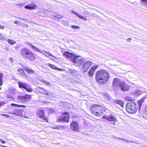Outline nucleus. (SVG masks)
Instances as JSON below:
<instances>
[{
  "label": "nucleus",
  "mask_w": 147,
  "mask_h": 147,
  "mask_svg": "<svg viewBox=\"0 0 147 147\" xmlns=\"http://www.w3.org/2000/svg\"><path fill=\"white\" fill-rule=\"evenodd\" d=\"M109 77V74L107 71L101 69L97 71L96 75V80L100 84H105Z\"/></svg>",
  "instance_id": "obj_1"
},
{
  "label": "nucleus",
  "mask_w": 147,
  "mask_h": 147,
  "mask_svg": "<svg viewBox=\"0 0 147 147\" xmlns=\"http://www.w3.org/2000/svg\"><path fill=\"white\" fill-rule=\"evenodd\" d=\"M127 112L130 113H134L137 110V105L135 101L132 99H129L126 106Z\"/></svg>",
  "instance_id": "obj_2"
},
{
  "label": "nucleus",
  "mask_w": 147,
  "mask_h": 147,
  "mask_svg": "<svg viewBox=\"0 0 147 147\" xmlns=\"http://www.w3.org/2000/svg\"><path fill=\"white\" fill-rule=\"evenodd\" d=\"M90 110L92 113L98 115V114H100L103 113L104 109L101 106L94 104L92 106Z\"/></svg>",
  "instance_id": "obj_3"
},
{
  "label": "nucleus",
  "mask_w": 147,
  "mask_h": 147,
  "mask_svg": "<svg viewBox=\"0 0 147 147\" xmlns=\"http://www.w3.org/2000/svg\"><path fill=\"white\" fill-rule=\"evenodd\" d=\"M122 83L123 82L120 79L117 78H115L113 81L112 88L115 90H117L119 88L120 86Z\"/></svg>",
  "instance_id": "obj_4"
},
{
  "label": "nucleus",
  "mask_w": 147,
  "mask_h": 147,
  "mask_svg": "<svg viewBox=\"0 0 147 147\" xmlns=\"http://www.w3.org/2000/svg\"><path fill=\"white\" fill-rule=\"evenodd\" d=\"M31 96L29 95H26L24 96H18L16 99L19 102H26L30 99Z\"/></svg>",
  "instance_id": "obj_5"
},
{
  "label": "nucleus",
  "mask_w": 147,
  "mask_h": 147,
  "mask_svg": "<svg viewBox=\"0 0 147 147\" xmlns=\"http://www.w3.org/2000/svg\"><path fill=\"white\" fill-rule=\"evenodd\" d=\"M19 86L20 88H24L28 92L32 91L31 86L28 84L24 82H18Z\"/></svg>",
  "instance_id": "obj_6"
},
{
  "label": "nucleus",
  "mask_w": 147,
  "mask_h": 147,
  "mask_svg": "<svg viewBox=\"0 0 147 147\" xmlns=\"http://www.w3.org/2000/svg\"><path fill=\"white\" fill-rule=\"evenodd\" d=\"M69 119V113L64 112L63 113V115L58 118V121H63L68 122Z\"/></svg>",
  "instance_id": "obj_7"
},
{
  "label": "nucleus",
  "mask_w": 147,
  "mask_h": 147,
  "mask_svg": "<svg viewBox=\"0 0 147 147\" xmlns=\"http://www.w3.org/2000/svg\"><path fill=\"white\" fill-rule=\"evenodd\" d=\"M74 58L71 61L73 63H76L78 66H80L83 63L84 61V59L80 57L75 56Z\"/></svg>",
  "instance_id": "obj_8"
},
{
  "label": "nucleus",
  "mask_w": 147,
  "mask_h": 147,
  "mask_svg": "<svg viewBox=\"0 0 147 147\" xmlns=\"http://www.w3.org/2000/svg\"><path fill=\"white\" fill-rule=\"evenodd\" d=\"M70 129L72 130L78 131L79 128L78 123L74 121H72L70 124Z\"/></svg>",
  "instance_id": "obj_9"
},
{
  "label": "nucleus",
  "mask_w": 147,
  "mask_h": 147,
  "mask_svg": "<svg viewBox=\"0 0 147 147\" xmlns=\"http://www.w3.org/2000/svg\"><path fill=\"white\" fill-rule=\"evenodd\" d=\"M35 90L38 92L42 94L48 96H50L51 95V94L49 92V90H45L42 88L38 87L36 88Z\"/></svg>",
  "instance_id": "obj_10"
},
{
  "label": "nucleus",
  "mask_w": 147,
  "mask_h": 147,
  "mask_svg": "<svg viewBox=\"0 0 147 147\" xmlns=\"http://www.w3.org/2000/svg\"><path fill=\"white\" fill-rule=\"evenodd\" d=\"M92 62L90 61H88L83 64V67L84 72L88 70V69L91 66Z\"/></svg>",
  "instance_id": "obj_11"
},
{
  "label": "nucleus",
  "mask_w": 147,
  "mask_h": 147,
  "mask_svg": "<svg viewBox=\"0 0 147 147\" xmlns=\"http://www.w3.org/2000/svg\"><path fill=\"white\" fill-rule=\"evenodd\" d=\"M30 52V50L27 48H24L22 49L21 52V55L24 57H26L28 55L29 53Z\"/></svg>",
  "instance_id": "obj_12"
},
{
  "label": "nucleus",
  "mask_w": 147,
  "mask_h": 147,
  "mask_svg": "<svg viewBox=\"0 0 147 147\" xmlns=\"http://www.w3.org/2000/svg\"><path fill=\"white\" fill-rule=\"evenodd\" d=\"M37 114L38 116L44 121H47L46 118L44 117V112L43 110H39L38 111Z\"/></svg>",
  "instance_id": "obj_13"
},
{
  "label": "nucleus",
  "mask_w": 147,
  "mask_h": 147,
  "mask_svg": "<svg viewBox=\"0 0 147 147\" xmlns=\"http://www.w3.org/2000/svg\"><path fill=\"white\" fill-rule=\"evenodd\" d=\"M8 113L20 116L22 115V111L20 110L15 109L13 110L12 112Z\"/></svg>",
  "instance_id": "obj_14"
},
{
  "label": "nucleus",
  "mask_w": 147,
  "mask_h": 147,
  "mask_svg": "<svg viewBox=\"0 0 147 147\" xmlns=\"http://www.w3.org/2000/svg\"><path fill=\"white\" fill-rule=\"evenodd\" d=\"M102 117L111 121H115L116 120V117L112 115H110L109 116H103Z\"/></svg>",
  "instance_id": "obj_15"
},
{
  "label": "nucleus",
  "mask_w": 147,
  "mask_h": 147,
  "mask_svg": "<svg viewBox=\"0 0 147 147\" xmlns=\"http://www.w3.org/2000/svg\"><path fill=\"white\" fill-rule=\"evenodd\" d=\"M98 66V65H97L92 67L91 68L88 72V74L91 77L93 76L95 70L97 68Z\"/></svg>",
  "instance_id": "obj_16"
},
{
  "label": "nucleus",
  "mask_w": 147,
  "mask_h": 147,
  "mask_svg": "<svg viewBox=\"0 0 147 147\" xmlns=\"http://www.w3.org/2000/svg\"><path fill=\"white\" fill-rule=\"evenodd\" d=\"M64 55L66 57L70 58L71 61H72L74 58L75 55L68 52H65L64 53Z\"/></svg>",
  "instance_id": "obj_17"
},
{
  "label": "nucleus",
  "mask_w": 147,
  "mask_h": 147,
  "mask_svg": "<svg viewBox=\"0 0 147 147\" xmlns=\"http://www.w3.org/2000/svg\"><path fill=\"white\" fill-rule=\"evenodd\" d=\"M119 88L123 91H127L129 89V87L127 85L123 82L121 84Z\"/></svg>",
  "instance_id": "obj_18"
},
{
  "label": "nucleus",
  "mask_w": 147,
  "mask_h": 147,
  "mask_svg": "<svg viewBox=\"0 0 147 147\" xmlns=\"http://www.w3.org/2000/svg\"><path fill=\"white\" fill-rule=\"evenodd\" d=\"M26 57L29 59L31 61H33L35 59V57L33 53L30 51L28 55Z\"/></svg>",
  "instance_id": "obj_19"
},
{
  "label": "nucleus",
  "mask_w": 147,
  "mask_h": 147,
  "mask_svg": "<svg viewBox=\"0 0 147 147\" xmlns=\"http://www.w3.org/2000/svg\"><path fill=\"white\" fill-rule=\"evenodd\" d=\"M71 12L72 13L75 14L79 18L84 20L86 21L87 20V18L86 17L80 15L73 10H71Z\"/></svg>",
  "instance_id": "obj_20"
},
{
  "label": "nucleus",
  "mask_w": 147,
  "mask_h": 147,
  "mask_svg": "<svg viewBox=\"0 0 147 147\" xmlns=\"http://www.w3.org/2000/svg\"><path fill=\"white\" fill-rule=\"evenodd\" d=\"M146 98V97H144L140 100L138 101L137 103L138 104L139 109L140 108L142 105V103L144 101Z\"/></svg>",
  "instance_id": "obj_21"
},
{
  "label": "nucleus",
  "mask_w": 147,
  "mask_h": 147,
  "mask_svg": "<svg viewBox=\"0 0 147 147\" xmlns=\"http://www.w3.org/2000/svg\"><path fill=\"white\" fill-rule=\"evenodd\" d=\"M27 45H28L30 47H32V49H33L34 50L36 51L37 52H40L41 53H42V52L40 50L38 49L36 47L33 46V45L30 44V43H27Z\"/></svg>",
  "instance_id": "obj_22"
},
{
  "label": "nucleus",
  "mask_w": 147,
  "mask_h": 147,
  "mask_svg": "<svg viewBox=\"0 0 147 147\" xmlns=\"http://www.w3.org/2000/svg\"><path fill=\"white\" fill-rule=\"evenodd\" d=\"M24 70L28 74H33L34 71L28 66L24 67Z\"/></svg>",
  "instance_id": "obj_23"
},
{
  "label": "nucleus",
  "mask_w": 147,
  "mask_h": 147,
  "mask_svg": "<svg viewBox=\"0 0 147 147\" xmlns=\"http://www.w3.org/2000/svg\"><path fill=\"white\" fill-rule=\"evenodd\" d=\"M47 65L53 69L59 70L60 71H61L63 69H59L58 68H57V67H56V66H55V65L53 64H51L49 63H48L47 64Z\"/></svg>",
  "instance_id": "obj_24"
},
{
  "label": "nucleus",
  "mask_w": 147,
  "mask_h": 147,
  "mask_svg": "<svg viewBox=\"0 0 147 147\" xmlns=\"http://www.w3.org/2000/svg\"><path fill=\"white\" fill-rule=\"evenodd\" d=\"M116 102L120 105L122 107H123L124 106V102L121 100H117L116 101Z\"/></svg>",
  "instance_id": "obj_25"
},
{
  "label": "nucleus",
  "mask_w": 147,
  "mask_h": 147,
  "mask_svg": "<svg viewBox=\"0 0 147 147\" xmlns=\"http://www.w3.org/2000/svg\"><path fill=\"white\" fill-rule=\"evenodd\" d=\"M134 93L135 95L136 96H139L142 94V92L140 90H136Z\"/></svg>",
  "instance_id": "obj_26"
},
{
  "label": "nucleus",
  "mask_w": 147,
  "mask_h": 147,
  "mask_svg": "<svg viewBox=\"0 0 147 147\" xmlns=\"http://www.w3.org/2000/svg\"><path fill=\"white\" fill-rule=\"evenodd\" d=\"M31 9H34L36 7V5L34 3H31L28 4Z\"/></svg>",
  "instance_id": "obj_27"
},
{
  "label": "nucleus",
  "mask_w": 147,
  "mask_h": 147,
  "mask_svg": "<svg viewBox=\"0 0 147 147\" xmlns=\"http://www.w3.org/2000/svg\"><path fill=\"white\" fill-rule=\"evenodd\" d=\"M6 41H8L9 44L12 45L15 44L16 43V41L11 39H8L6 40Z\"/></svg>",
  "instance_id": "obj_28"
},
{
  "label": "nucleus",
  "mask_w": 147,
  "mask_h": 147,
  "mask_svg": "<svg viewBox=\"0 0 147 147\" xmlns=\"http://www.w3.org/2000/svg\"><path fill=\"white\" fill-rule=\"evenodd\" d=\"M104 98L107 100H109L111 98V97L108 94H105L104 95Z\"/></svg>",
  "instance_id": "obj_29"
},
{
  "label": "nucleus",
  "mask_w": 147,
  "mask_h": 147,
  "mask_svg": "<svg viewBox=\"0 0 147 147\" xmlns=\"http://www.w3.org/2000/svg\"><path fill=\"white\" fill-rule=\"evenodd\" d=\"M14 24L20 26H22L23 24L22 22L17 20L14 22Z\"/></svg>",
  "instance_id": "obj_30"
},
{
  "label": "nucleus",
  "mask_w": 147,
  "mask_h": 147,
  "mask_svg": "<svg viewBox=\"0 0 147 147\" xmlns=\"http://www.w3.org/2000/svg\"><path fill=\"white\" fill-rule=\"evenodd\" d=\"M63 127H63L62 126H57L55 127H52V128L53 129H63Z\"/></svg>",
  "instance_id": "obj_31"
},
{
  "label": "nucleus",
  "mask_w": 147,
  "mask_h": 147,
  "mask_svg": "<svg viewBox=\"0 0 147 147\" xmlns=\"http://www.w3.org/2000/svg\"><path fill=\"white\" fill-rule=\"evenodd\" d=\"M18 71L21 74H24V70L20 68L18 69Z\"/></svg>",
  "instance_id": "obj_32"
},
{
  "label": "nucleus",
  "mask_w": 147,
  "mask_h": 147,
  "mask_svg": "<svg viewBox=\"0 0 147 147\" xmlns=\"http://www.w3.org/2000/svg\"><path fill=\"white\" fill-rule=\"evenodd\" d=\"M16 18H17L19 20H24V21H26L27 22H29V21L27 19H25V18H22L18 17H16Z\"/></svg>",
  "instance_id": "obj_33"
},
{
  "label": "nucleus",
  "mask_w": 147,
  "mask_h": 147,
  "mask_svg": "<svg viewBox=\"0 0 147 147\" xmlns=\"http://www.w3.org/2000/svg\"><path fill=\"white\" fill-rule=\"evenodd\" d=\"M120 139L121 140H122L123 141L126 142L128 143H130L132 142V141H130L128 140H127L124 139H123V138H120Z\"/></svg>",
  "instance_id": "obj_34"
},
{
  "label": "nucleus",
  "mask_w": 147,
  "mask_h": 147,
  "mask_svg": "<svg viewBox=\"0 0 147 147\" xmlns=\"http://www.w3.org/2000/svg\"><path fill=\"white\" fill-rule=\"evenodd\" d=\"M1 115L3 116H5L7 118H9L11 117V116H10L6 114H2Z\"/></svg>",
  "instance_id": "obj_35"
},
{
  "label": "nucleus",
  "mask_w": 147,
  "mask_h": 147,
  "mask_svg": "<svg viewBox=\"0 0 147 147\" xmlns=\"http://www.w3.org/2000/svg\"><path fill=\"white\" fill-rule=\"evenodd\" d=\"M44 52H45L46 53H47L48 54H49V55H50V56H51L53 57H54V58H55V57L52 54L50 53L49 52V51H44Z\"/></svg>",
  "instance_id": "obj_36"
},
{
  "label": "nucleus",
  "mask_w": 147,
  "mask_h": 147,
  "mask_svg": "<svg viewBox=\"0 0 147 147\" xmlns=\"http://www.w3.org/2000/svg\"><path fill=\"white\" fill-rule=\"evenodd\" d=\"M141 2L143 4H147V0H141Z\"/></svg>",
  "instance_id": "obj_37"
},
{
  "label": "nucleus",
  "mask_w": 147,
  "mask_h": 147,
  "mask_svg": "<svg viewBox=\"0 0 147 147\" xmlns=\"http://www.w3.org/2000/svg\"><path fill=\"white\" fill-rule=\"evenodd\" d=\"M25 5V3H18L17 4V5L19 6H22V7L24 5Z\"/></svg>",
  "instance_id": "obj_38"
},
{
  "label": "nucleus",
  "mask_w": 147,
  "mask_h": 147,
  "mask_svg": "<svg viewBox=\"0 0 147 147\" xmlns=\"http://www.w3.org/2000/svg\"><path fill=\"white\" fill-rule=\"evenodd\" d=\"M24 8L25 9H31L29 5L25 6L24 7Z\"/></svg>",
  "instance_id": "obj_39"
},
{
  "label": "nucleus",
  "mask_w": 147,
  "mask_h": 147,
  "mask_svg": "<svg viewBox=\"0 0 147 147\" xmlns=\"http://www.w3.org/2000/svg\"><path fill=\"white\" fill-rule=\"evenodd\" d=\"M10 105L12 106L17 107H18V106H19L18 105H17V104H15L14 103H11V104Z\"/></svg>",
  "instance_id": "obj_40"
},
{
  "label": "nucleus",
  "mask_w": 147,
  "mask_h": 147,
  "mask_svg": "<svg viewBox=\"0 0 147 147\" xmlns=\"http://www.w3.org/2000/svg\"><path fill=\"white\" fill-rule=\"evenodd\" d=\"M71 27L72 28L74 29H77L79 28V27H78L76 26H74V25H72L71 26Z\"/></svg>",
  "instance_id": "obj_41"
},
{
  "label": "nucleus",
  "mask_w": 147,
  "mask_h": 147,
  "mask_svg": "<svg viewBox=\"0 0 147 147\" xmlns=\"http://www.w3.org/2000/svg\"><path fill=\"white\" fill-rule=\"evenodd\" d=\"M55 17L61 19L63 18V16L58 15L57 16H55Z\"/></svg>",
  "instance_id": "obj_42"
},
{
  "label": "nucleus",
  "mask_w": 147,
  "mask_h": 147,
  "mask_svg": "<svg viewBox=\"0 0 147 147\" xmlns=\"http://www.w3.org/2000/svg\"><path fill=\"white\" fill-rule=\"evenodd\" d=\"M5 104V103L3 101L0 102V107L4 105Z\"/></svg>",
  "instance_id": "obj_43"
},
{
  "label": "nucleus",
  "mask_w": 147,
  "mask_h": 147,
  "mask_svg": "<svg viewBox=\"0 0 147 147\" xmlns=\"http://www.w3.org/2000/svg\"><path fill=\"white\" fill-rule=\"evenodd\" d=\"M22 24H22V26H23L24 27H28V26L27 24H24L23 23H22Z\"/></svg>",
  "instance_id": "obj_44"
},
{
  "label": "nucleus",
  "mask_w": 147,
  "mask_h": 147,
  "mask_svg": "<svg viewBox=\"0 0 147 147\" xmlns=\"http://www.w3.org/2000/svg\"><path fill=\"white\" fill-rule=\"evenodd\" d=\"M3 77V74L2 73H0V79L2 80Z\"/></svg>",
  "instance_id": "obj_45"
},
{
  "label": "nucleus",
  "mask_w": 147,
  "mask_h": 147,
  "mask_svg": "<svg viewBox=\"0 0 147 147\" xmlns=\"http://www.w3.org/2000/svg\"><path fill=\"white\" fill-rule=\"evenodd\" d=\"M0 28L1 29H3L5 28V26H4L0 24Z\"/></svg>",
  "instance_id": "obj_46"
},
{
  "label": "nucleus",
  "mask_w": 147,
  "mask_h": 147,
  "mask_svg": "<svg viewBox=\"0 0 147 147\" xmlns=\"http://www.w3.org/2000/svg\"><path fill=\"white\" fill-rule=\"evenodd\" d=\"M6 39V38L4 36H2L1 38V40H5Z\"/></svg>",
  "instance_id": "obj_47"
},
{
  "label": "nucleus",
  "mask_w": 147,
  "mask_h": 147,
  "mask_svg": "<svg viewBox=\"0 0 147 147\" xmlns=\"http://www.w3.org/2000/svg\"><path fill=\"white\" fill-rule=\"evenodd\" d=\"M43 82L47 85L49 84L50 83L49 82H48L45 80H44Z\"/></svg>",
  "instance_id": "obj_48"
},
{
  "label": "nucleus",
  "mask_w": 147,
  "mask_h": 147,
  "mask_svg": "<svg viewBox=\"0 0 147 147\" xmlns=\"http://www.w3.org/2000/svg\"><path fill=\"white\" fill-rule=\"evenodd\" d=\"M3 83V80L0 79V86L2 85Z\"/></svg>",
  "instance_id": "obj_49"
},
{
  "label": "nucleus",
  "mask_w": 147,
  "mask_h": 147,
  "mask_svg": "<svg viewBox=\"0 0 147 147\" xmlns=\"http://www.w3.org/2000/svg\"><path fill=\"white\" fill-rule=\"evenodd\" d=\"M26 107V106L24 105H19L18 107H22L23 108H25Z\"/></svg>",
  "instance_id": "obj_50"
},
{
  "label": "nucleus",
  "mask_w": 147,
  "mask_h": 147,
  "mask_svg": "<svg viewBox=\"0 0 147 147\" xmlns=\"http://www.w3.org/2000/svg\"><path fill=\"white\" fill-rule=\"evenodd\" d=\"M132 40L131 38H127V41L128 42H129L130 40Z\"/></svg>",
  "instance_id": "obj_51"
},
{
  "label": "nucleus",
  "mask_w": 147,
  "mask_h": 147,
  "mask_svg": "<svg viewBox=\"0 0 147 147\" xmlns=\"http://www.w3.org/2000/svg\"><path fill=\"white\" fill-rule=\"evenodd\" d=\"M9 60L11 62L13 63V59L12 58H9Z\"/></svg>",
  "instance_id": "obj_52"
},
{
  "label": "nucleus",
  "mask_w": 147,
  "mask_h": 147,
  "mask_svg": "<svg viewBox=\"0 0 147 147\" xmlns=\"http://www.w3.org/2000/svg\"><path fill=\"white\" fill-rule=\"evenodd\" d=\"M0 140L1 141V142L2 143L5 144L6 143L5 142L4 140H2L1 139H0Z\"/></svg>",
  "instance_id": "obj_53"
},
{
  "label": "nucleus",
  "mask_w": 147,
  "mask_h": 147,
  "mask_svg": "<svg viewBox=\"0 0 147 147\" xmlns=\"http://www.w3.org/2000/svg\"><path fill=\"white\" fill-rule=\"evenodd\" d=\"M65 104H66V105H71L69 103H65Z\"/></svg>",
  "instance_id": "obj_54"
},
{
  "label": "nucleus",
  "mask_w": 147,
  "mask_h": 147,
  "mask_svg": "<svg viewBox=\"0 0 147 147\" xmlns=\"http://www.w3.org/2000/svg\"><path fill=\"white\" fill-rule=\"evenodd\" d=\"M48 103H49L48 102H47L46 101H44V102H43V103H46V104H47Z\"/></svg>",
  "instance_id": "obj_55"
},
{
  "label": "nucleus",
  "mask_w": 147,
  "mask_h": 147,
  "mask_svg": "<svg viewBox=\"0 0 147 147\" xmlns=\"http://www.w3.org/2000/svg\"><path fill=\"white\" fill-rule=\"evenodd\" d=\"M44 55H45L46 57H48L47 55H46L45 54V53H43L42 52V53Z\"/></svg>",
  "instance_id": "obj_56"
},
{
  "label": "nucleus",
  "mask_w": 147,
  "mask_h": 147,
  "mask_svg": "<svg viewBox=\"0 0 147 147\" xmlns=\"http://www.w3.org/2000/svg\"><path fill=\"white\" fill-rule=\"evenodd\" d=\"M117 138L118 139H120V138Z\"/></svg>",
  "instance_id": "obj_57"
},
{
  "label": "nucleus",
  "mask_w": 147,
  "mask_h": 147,
  "mask_svg": "<svg viewBox=\"0 0 147 147\" xmlns=\"http://www.w3.org/2000/svg\"><path fill=\"white\" fill-rule=\"evenodd\" d=\"M13 94L14 93V90H13Z\"/></svg>",
  "instance_id": "obj_58"
},
{
  "label": "nucleus",
  "mask_w": 147,
  "mask_h": 147,
  "mask_svg": "<svg viewBox=\"0 0 147 147\" xmlns=\"http://www.w3.org/2000/svg\"><path fill=\"white\" fill-rule=\"evenodd\" d=\"M11 96H8V98H11Z\"/></svg>",
  "instance_id": "obj_59"
},
{
  "label": "nucleus",
  "mask_w": 147,
  "mask_h": 147,
  "mask_svg": "<svg viewBox=\"0 0 147 147\" xmlns=\"http://www.w3.org/2000/svg\"><path fill=\"white\" fill-rule=\"evenodd\" d=\"M63 106L64 107H65V106H64V104L63 105Z\"/></svg>",
  "instance_id": "obj_60"
},
{
  "label": "nucleus",
  "mask_w": 147,
  "mask_h": 147,
  "mask_svg": "<svg viewBox=\"0 0 147 147\" xmlns=\"http://www.w3.org/2000/svg\"><path fill=\"white\" fill-rule=\"evenodd\" d=\"M1 36V34L0 33V36Z\"/></svg>",
  "instance_id": "obj_61"
},
{
  "label": "nucleus",
  "mask_w": 147,
  "mask_h": 147,
  "mask_svg": "<svg viewBox=\"0 0 147 147\" xmlns=\"http://www.w3.org/2000/svg\"><path fill=\"white\" fill-rule=\"evenodd\" d=\"M3 146V147H7V146Z\"/></svg>",
  "instance_id": "obj_62"
},
{
  "label": "nucleus",
  "mask_w": 147,
  "mask_h": 147,
  "mask_svg": "<svg viewBox=\"0 0 147 147\" xmlns=\"http://www.w3.org/2000/svg\"><path fill=\"white\" fill-rule=\"evenodd\" d=\"M115 124V123L114 122L112 124Z\"/></svg>",
  "instance_id": "obj_63"
},
{
  "label": "nucleus",
  "mask_w": 147,
  "mask_h": 147,
  "mask_svg": "<svg viewBox=\"0 0 147 147\" xmlns=\"http://www.w3.org/2000/svg\"><path fill=\"white\" fill-rule=\"evenodd\" d=\"M7 50L8 51V49L7 48Z\"/></svg>",
  "instance_id": "obj_64"
}]
</instances>
